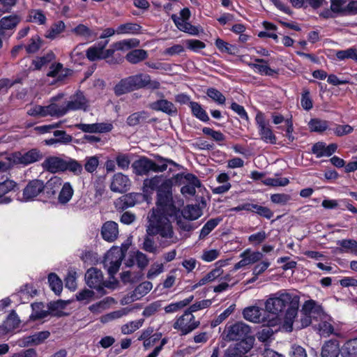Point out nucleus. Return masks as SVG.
Instances as JSON below:
<instances>
[{
	"instance_id": "nucleus-43",
	"label": "nucleus",
	"mask_w": 357,
	"mask_h": 357,
	"mask_svg": "<svg viewBox=\"0 0 357 357\" xmlns=\"http://www.w3.org/2000/svg\"><path fill=\"white\" fill-rule=\"evenodd\" d=\"M46 116H62L65 115L67 112L65 105H59L55 103H52L45 107Z\"/></svg>"
},
{
	"instance_id": "nucleus-24",
	"label": "nucleus",
	"mask_w": 357,
	"mask_h": 357,
	"mask_svg": "<svg viewBox=\"0 0 357 357\" xmlns=\"http://www.w3.org/2000/svg\"><path fill=\"white\" fill-rule=\"evenodd\" d=\"M337 245L340 246L341 253H349L357 256V241L352 238L339 240Z\"/></svg>"
},
{
	"instance_id": "nucleus-56",
	"label": "nucleus",
	"mask_w": 357,
	"mask_h": 357,
	"mask_svg": "<svg viewBox=\"0 0 357 357\" xmlns=\"http://www.w3.org/2000/svg\"><path fill=\"white\" fill-rule=\"evenodd\" d=\"M99 165V158L96 155L86 157L84 169L89 173H93Z\"/></svg>"
},
{
	"instance_id": "nucleus-60",
	"label": "nucleus",
	"mask_w": 357,
	"mask_h": 357,
	"mask_svg": "<svg viewBox=\"0 0 357 357\" xmlns=\"http://www.w3.org/2000/svg\"><path fill=\"white\" fill-rule=\"evenodd\" d=\"M133 47V39L122 40L113 44V47H114L116 51L126 52L131 50Z\"/></svg>"
},
{
	"instance_id": "nucleus-53",
	"label": "nucleus",
	"mask_w": 357,
	"mask_h": 357,
	"mask_svg": "<svg viewBox=\"0 0 357 357\" xmlns=\"http://www.w3.org/2000/svg\"><path fill=\"white\" fill-rule=\"evenodd\" d=\"M301 105L306 111H309L313 107V102L310 97V92L307 89L303 90L301 98Z\"/></svg>"
},
{
	"instance_id": "nucleus-50",
	"label": "nucleus",
	"mask_w": 357,
	"mask_h": 357,
	"mask_svg": "<svg viewBox=\"0 0 357 357\" xmlns=\"http://www.w3.org/2000/svg\"><path fill=\"white\" fill-rule=\"evenodd\" d=\"M46 20L45 15L40 10H31L29 13V21L31 22L42 25L45 24Z\"/></svg>"
},
{
	"instance_id": "nucleus-19",
	"label": "nucleus",
	"mask_w": 357,
	"mask_h": 357,
	"mask_svg": "<svg viewBox=\"0 0 357 357\" xmlns=\"http://www.w3.org/2000/svg\"><path fill=\"white\" fill-rule=\"evenodd\" d=\"M340 354L341 348L337 339L326 341L321 347V357H338Z\"/></svg>"
},
{
	"instance_id": "nucleus-63",
	"label": "nucleus",
	"mask_w": 357,
	"mask_h": 357,
	"mask_svg": "<svg viewBox=\"0 0 357 357\" xmlns=\"http://www.w3.org/2000/svg\"><path fill=\"white\" fill-rule=\"evenodd\" d=\"M161 307V301H157L147 305L143 310L142 314L145 317H149L158 312Z\"/></svg>"
},
{
	"instance_id": "nucleus-62",
	"label": "nucleus",
	"mask_w": 357,
	"mask_h": 357,
	"mask_svg": "<svg viewBox=\"0 0 357 357\" xmlns=\"http://www.w3.org/2000/svg\"><path fill=\"white\" fill-rule=\"evenodd\" d=\"M186 47L190 50L198 52L206 47V44L197 39H189L185 40Z\"/></svg>"
},
{
	"instance_id": "nucleus-22",
	"label": "nucleus",
	"mask_w": 357,
	"mask_h": 357,
	"mask_svg": "<svg viewBox=\"0 0 357 357\" xmlns=\"http://www.w3.org/2000/svg\"><path fill=\"white\" fill-rule=\"evenodd\" d=\"M86 100L82 93H77L71 100L65 105L66 112L71 110L84 109L86 107Z\"/></svg>"
},
{
	"instance_id": "nucleus-37",
	"label": "nucleus",
	"mask_w": 357,
	"mask_h": 357,
	"mask_svg": "<svg viewBox=\"0 0 357 357\" xmlns=\"http://www.w3.org/2000/svg\"><path fill=\"white\" fill-rule=\"evenodd\" d=\"M61 185V180L59 177L50 178L45 185V190L49 197L54 196L58 192Z\"/></svg>"
},
{
	"instance_id": "nucleus-25",
	"label": "nucleus",
	"mask_w": 357,
	"mask_h": 357,
	"mask_svg": "<svg viewBox=\"0 0 357 357\" xmlns=\"http://www.w3.org/2000/svg\"><path fill=\"white\" fill-rule=\"evenodd\" d=\"M342 357H357V337L347 340L341 347Z\"/></svg>"
},
{
	"instance_id": "nucleus-47",
	"label": "nucleus",
	"mask_w": 357,
	"mask_h": 357,
	"mask_svg": "<svg viewBox=\"0 0 357 357\" xmlns=\"http://www.w3.org/2000/svg\"><path fill=\"white\" fill-rule=\"evenodd\" d=\"M335 55L340 61L351 59L357 62V50L356 48L351 47L344 50H339Z\"/></svg>"
},
{
	"instance_id": "nucleus-35",
	"label": "nucleus",
	"mask_w": 357,
	"mask_h": 357,
	"mask_svg": "<svg viewBox=\"0 0 357 357\" xmlns=\"http://www.w3.org/2000/svg\"><path fill=\"white\" fill-rule=\"evenodd\" d=\"M74 193L72 185L70 183H65L59 192L58 200L60 204H66L72 198Z\"/></svg>"
},
{
	"instance_id": "nucleus-45",
	"label": "nucleus",
	"mask_w": 357,
	"mask_h": 357,
	"mask_svg": "<svg viewBox=\"0 0 357 357\" xmlns=\"http://www.w3.org/2000/svg\"><path fill=\"white\" fill-rule=\"evenodd\" d=\"M66 170L73 172L75 175H79L82 174L83 168L82 165L77 160L68 158L66 160V164L64 166V171Z\"/></svg>"
},
{
	"instance_id": "nucleus-7",
	"label": "nucleus",
	"mask_w": 357,
	"mask_h": 357,
	"mask_svg": "<svg viewBox=\"0 0 357 357\" xmlns=\"http://www.w3.org/2000/svg\"><path fill=\"white\" fill-rule=\"evenodd\" d=\"M199 324V321H195L192 312L188 308L174 323L173 327L181 331V335H185L196 329Z\"/></svg>"
},
{
	"instance_id": "nucleus-29",
	"label": "nucleus",
	"mask_w": 357,
	"mask_h": 357,
	"mask_svg": "<svg viewBox=\"0 0 357 357\" xmlns=\"http://www.w3.org/2000/svg\"><path fill=\"white\" fill-rule=\"evenodd\" d=\"M303 314H310L312 316H321L323 314L322 308L318 305L316 301L313 300L306 301L302 307Z\"/></svg>"
},
{
	"instance_id": "nucleus-44",
	"label": "nucleus",
	"mask_w": 357,
	"mask_h": 357,
	"mask_svg": "<svg viewBox=\"0 0 357 357\" xmlns=\"http://www.w3.org/2000/svg\"><path fill=\"white\" fill-rule=\"evenodd\" d=\"M50 335V332L47 331L36 333L32 335L26 337L25 338L26 343L33 344H36V345L40 344L45 340L47 339L49 337Z\"/></svg>"
},
{
	"instance_id": "nucleus-15",
	"label": "nucleus",
	"mask_w": 357,
	"mask_h": 357,
	"mask_svg": "<svg viewBox=\"0 0 357 357\" xmlns=\"http://www.w3.org/2000/svg\"><path fill=\"white\" fill-rule=\"evenodd\" d=\"M160 88V83L154 79L151 80V76L146 73L135 75V89H148L155 90Z\"/></svg>"
},
{
	"instance_id": "nucleus-32",
	"label": "nucleus",
	"mask_w": 357,
	"mask_h": 357,
	"mask_svg": "<svg viewBox=\"0 0 357 357\" xmlns=\"http://www.w3.org/2000/svg\"><path fill=\"white\" fill-rule=\"evenodd\" d=\"M151 160L145 156L135 160V174H147L150 172Z\"/></svg>"
},
{
	"instance_id": "nucleus-11",
	"label": "nucleus",
	"mask_w": 357,
	"mask_h": 357,
	"mask_svg": "<svg viewBox=\"0 0 357 357\" xmlns=\"http://www.w3.org/2000/svg\"><path fill=\"white\" fill-rule=\"evenodd\" d=\"M45 184L43 181L34 179L28 183L23 190V199L28 202L33 200L40 192L44 191Z\"/></svg>"
},
{
	"instance_id": "nucleus-59",
	"label": "nucleus",
	"mask_w": 357,
	"mask_h": 357,
	"mask_svg": "<svg viewBox=\"0 0 357 357\" xmlns=\"http://www.w3.org/2000/svg\"><path fill=\"white\" fill-rule=\"evenodd\" d=\"M40 46L41 40L38 36L36 35L30 39L29 44L25 46V48L28 53L32 54L38 51Z\"/></svg>"
},
{
	"instance_id": "nucleus-64",
	"label": "nucleus",
	"mask_w": 357,
	"mask_h": 357,
	"mask_svg": "<svg viewBox=\"0 0 357 357\" xmlns=\"http://www.w3.org/2000/svg\"><path fill=\"white\" fill-rule=\"evenodd\" d=\"M266 238V234L265 231H260L259 232L251 234L248 236V241L254 245H259L262 243Z\"/></svg>"
},
{
	"instance_id": "nucleus-52",
	"label": "nucleus",
	"mask_w": 357,
	"mask_h": 357,
	"mask_svg": "<svg viewBox=\"0 0 357 357\" xmlns=\"http://www.w3.org/2000/svg\"><path fill=\"white\" fill-rule=\"evenodd\" d=\"M94 199L96 202L99 203L102 201L105 192V185L104 182L99 179L94 183Z\"/></svg>"
},
{
	"instance_id": "nucleus-9",
	"label": "nucleus",
	"mask_w": 357,
	"mask_h": 357,
	"mask_svg": "<svg viewBox=\"0 0 357 357\" xmlns=\"http://www.w3.org/2000/svg\"><path fill=\"white\" fill-rule=\"evenodd\" d=\"M180 18L176 14H172L171 16V19L176 27L181 31L192 35L197 34V27L188 22L191 15L190 9L188 8H183L180 11Z\"/></svg>"
},
{
	"instance_id": "nucleus-61",
	"label": "nucleus",
	"mask_w": 357,
	"mask_h": 357,
	"mask_svg": "<svg viewBox=\"0 0 357 357\" xmlns=\"http://www.w3.org/2000/svg\"><path fill=\"white\" fill-rule=\"evenodd\" d=\"M318 329L319 334L324 337L329 336L334 332L333 326L326 321H320L318 324Z\"/></svg>"
},
{
	"instance_id": "nucleus-33",
	"label": "nucleus",
	"mask_w": 357,
	"mask_h": 357,
	"mask_svg": "<svg viewBox=\"0 0 357 357\" xmlns=\"http://www.w3.org/2000/svg\"><path fill=\"white\" fill-rule=\"evenodd\" d=\"M192 114L202 122H208L210 119L206 112L202 107L201 105L197 102H190Z\"/></svg>"
},
{
	"instance_id": "nucleus-48",
	"label": "nucleus",
	"mask_w": 357,
	"mask_h": 357,
	"mask_svg": "<svg viewBox=\"0 0 357 357\" xmlns=\"http://www.w3.org/2000/svg\"><path fill=\"white\" fill-rule=\"evenodd\" d=\"M202 215L200 208L197 205H188L184 211L183 217L189 220H195Z\"/></svg>"
},
{
	"instance_id": "nucleus-4",
	"label": "nucleus",
	"mask_w": 357,
	"mask_h": 357,
	"mask_svg": "<svg viewBox=\"0 0 357 357\" xmlns=\"http://www.w3.org/2000/svg\"><path fill=\"white\" fill-rule=\"evenodd\" d=\"M123 258V254L119 247L113 246L105 254L102 264L110 278H114L119 271Z\"/></svg>"
},
{
	"instance_id": "nucleus-36",
	"label": "nucleus",
	"mask_w": 357,
	"mask_h": 357,
	"mask_svg": "<svg viewBox=\"0 0 357 357\" xmlns=\"http://www.w3.org/2000/svg\"><path fill=\"white\" fill-rule=\"evenodd\" d=\"M134 206V195L128 193L119 197L116 202V207L121 211H124L129 207Z\"/></svg>"
},
{
	"instance_id": "nucleus-49",
	"label": "nucleus",
	"mask_w": 357,
	"mask_h": 357,
	"mask_svg": "<svg viewBox=\"0 0 357 357\" xmlns=\"http://www.w3.org/2000/svg\"><path fill=\"white\" fill-rule=\"evenodd\" d=\"M153 285L151 282L145 281L135 286V300H138L147 294L152 289Z\"/></svg>"
},
{
	"instance_id": "nucleus-18",
	"label": "nucleus",
	"mask_w": 357,
	"mask_h": 357,
	"mask_svg": "<svg viewBox=\"0 0 357 357\" xmlns=\"http://www.w3.org/2000/svg\"><path fill=\"white\" fill-rule=\"evenodd\" d=\"M256 63H249V66L253 68L255 72L261 75H266L275 77L278 75V70L272 69L268 65V61L264 59H255Z\"/></svg>"
},
{
	"instance_id": "nucleus-23",
	"label": "nucleus",
	"mask_w": 357,
	"mask_h": 357,
	"mask_svg": "<svg viewBox=\"0 0 357 357\" xmlns=\"http://www.w3.org/2000/svg\"><path fill=\"white\" fill-rule=\"evenodd\" d=\"M245 347L229 345L225 351L222 357H248L247 354L251 350L248 349L249 343H244Z\"/></svg>"
},
{
	"instance_id": "nucleus-41",
	"label": "nucleus",
	"mask_w": 357,
	"mask_h": 357,
	"mask_svg": "<svg viewBox=\"0 0 357 357\" xmlns=\"http://www.w3.org/2000/svg\"><path fill=\"white\" fill-rule=\"evenodd\" d=\"M48 282L51 289L59 295L63 289V282L56 273H51L48 275Z\"/></svg>"
},
{
	"instance_id": "nucleus-30",
	"label": "nucleus",
	"mask_w": 357,
	"mask_h": 357,
	"mask_svg": "<svg viewBox=\"0 0 357 357\" xmlns=\"http://www.w3.org/2000/svg\"><path fill=\"white\" fill-rule=\"evenodd\" d=\"M32 313L29 318L31 320L35 321L42 319L49 315V311L45 310V305L43 303H33L31 304Z\"/></svg>"
},
{
	"instance_id": "nucleus-8",
	"label": "nucleus",
	"mask_w": 357,
	"mask_h": 357,
	"mask_svg": "<svg viewBox=\"0 0 357 357\" xmlns=\"http://www.w3.org/2000/svg\"><path fill=\"white\" fill-rule=\"evenodd\" d=\"M85 281L90 288L95 289L102 295L106 294L104 288L109 287V283L104 280L102 271L97 268H91L87 270L85 273Z\"/></svg>"
},
{
	"instance_id": "nucleus-27",
	"label": "nucleus",
	"mask_w": 357,
	"mask_h": 357,
	"mask_svg": "<svg viewBox=\"0 0 357 357\" xmlns=\"http://www.w3.org/2000/svg\"><path fill=\"white\" fill-rule=\"evenodd\" d=\"M155 158L158 160V163H156L155 161L151 160L150 171L154 172H163L167 169L168 164L176 165V164L173 160L170 159L164 158L163 157L159 155H157L156 156H155Z\"/></svg>"
},
{
	"instance_id": "nucleus-39",
	"label": "nucleus",
	"mask_w": 357,
	"mask_h": 357,
	"mask_svg": "<svg viewBox=\"0 0 357 357\" xmlns=\"http://www.w3.org/2000/svg\"><path fill=\"white\" fill-rule=\"evenodd\" d=\"M250 212L255 213L258 215L265 218L268 220L271 219L273 217V211L266 206H263L256 204H251Z\"/></svg>"
},
{
	"instance_id": "nucleus-21",
	"label": "nucleus",
	"mask_w": 357,
	"mask_h": 357,
	"mask_svg": "<svg viewBox=\"0 0 357 357\" xmlns=\"http://www.w3.org/2000/svg\"><path fill=\"white\" fill-rule=\"evenodd\" d=\"M66 160L59 157L52 156L46 158L43 163L45 169L52 173L64 172Z\"/></svg>"
},
{
	"instance_id": "nucleus-3",
	"label": "nucleus",
	"mask_w": 357,
	"mask_h": 357,
	"mask_svg": "<svg viewBox=\"0 0 357 357\" xmlns=\"http://www.w3.org/2000/svg\"><path fill=\"white\" fill-rule=\"evenodd\" d=\"M223 339L226 341H236L234 346L245 347L244 343L248 342V349H252L255 338L252 335L251 328L243 321L234 324L227 323L222 333Z\"/></svg>"
},
{
	"instance_id": "nucleus-1",
	"label": "nucleus",
	"mask_w": 357,
	"mask_h": 357,
	"mask_svg": "<svg viewBox=\"0 0 357 357\" xmlns=\"http://www.w3.org/2000/svg\"><path fill=\"white\" fill-rule=\"evenodd\" d=\"M143 192L146 200L149 194L157 191L156 209H153L149 218L147 233L150 236L160 235L163 238H172L173 229L168 216L178 218L180 209L174 202L172 197V182L170 179L163 181V176H155L146 178L143 183Z\"/></svg>"
},
{
	"instance_id": "nucleus-17",
	"label": "nucleus",
	"mask_w": 357,
	"mask_h": 357,
	"mask_svg": "<svg viewBox=\"0 0 357 357\" xmlns=\"http://www.w3.org/2000/svg\"><path fill=\"white\" fill-rule=\"evenodd\" d=\"M75 126L82 132L89 133L107 132L111 131L113 128L112 124L105 123H96L91 124L77 123Z\"/></svg>"
},
{
	"instance_id": "nucleus-54",
	"label": "nucleus",
	"mask_w": 357,
	"mask_h": 357,
	"mask_svg": "<svg viewBox=\"0 0 357 357\" xmlns=\"http://www.w3.org/2000/svg\"><path fill=\"white\" fill-rule=\"evenodd\" d=\"M234 305H230L211 321V326L216 327L225 321L234 310Z\"/></svg>"
},
{
	"instance_id": "nucleus-14",
	"label": "nucleus",
	"mask_w": 357,
	"mask_h": 357,
	"mask_svg": "<svg viewBox=\"0 0 357 357\" xmlns=\"http://www.w3.org/2000/svg\"><path fill=\"white\" fill-rule=\"evenodd\" d=\"M150 107L154 111L162 112L171 116H176L178 114L176 107L167 99L157 100L150 105Z\"/></svg>"
},
{
	"instance_id": "nucleus-51",
	"label": "nucleus",
	"mask_w": 357,
	"mask_h": 357,
	"mask_svg": "<svg viewBox=\"0 0 357 357\" xmlns=\"http://www.w3.org/2000/svg\"><path fill=\"white\" fill-rule=\"evenodd\" d=\"M77 272L75 269L68 270L66 277L65 278L66 287L70 290H75L77 288Z\"/></svg>"
},
{
	"instance_id": "nucleus-46",
	"label": "nucleus",
	"mask_w": 357,
	"mask_h": 357,
	"mask_svg": "<svg viewBox=\"0 0 357 357\" xmlns=\"http://www.w3.org/2000/svg\"><path fill=\"white\" fill-rule=\"evenodd\" d=\"M105 45L102 46H91L86 50V56L87 59L91 61H94L98 59H101V54H102V49Z\"/></svg>"
},
{
	"instance_id": "nucleus-5",
	"label": "nucleus",
	"mask_w": 357,
	"mask_h": 357,
	"mask_svg": "<svg viewBox=\"0 0 357 357\" xmlns=\"http://www.w3.org/2000/svg\"><path fill=\"white\" fill-rule=\"evenodd\" d=\"M43 155L38 149H31L28 151H16L13 153L6 159L15 165L24 166L34 163L42 159Z\"/></svg>"
},
{
	"instance_id": "nucleus-34",
	"label": "nucleus",
	"mask_w": 357,
	"mask_h": 357,
	"mask_svg": "<svg viewBox=\"0 0 357 357\" xmlns=\"http://www.w3.org/2000/svg\"><path fill=\"white\" fill-rule=\"evenodd\" d=\"M221 218H211L208 220L202 227L199 238L204 239L206 238L222 221Z\"/></svg>"
},
{
	"instance_id": "nucleus-38",
	"label": "nucleus",
	"mask_w": 357,
	"mask_h": 357,
	"mask_svg": "<svg viewBox=\"0 0 357 357\" xmlns=\"http://www.w3.org/2000/svg\"><path fill=\"white\" fill-rule=\"evenodd\" d=\"M194 296H190L188 298L183 299L176 303H172L165 307V311L166 313H173L178 311L184 307L188 305L193 300Z\"/></svg>"
},
{
	"instance_id": "nucleus-12",
	"label": "nucleus",
	"mask_w": 357,
	"mask_h": 357,
	"mask_svg": "<svg viewBox=\"0 0 357 357\" xmlns=\"http://www.w3.org/2000/svg\"><path fill=\"white\" fill-rule=\"evenodd\" d=\"M131 181L128 176L121 174H115L110 183V190L114 192L123 193L129 190Z\"/></svg>"
},
{
	"instance_id": "nucleus-57",
	"label": "nucleus",
	"mask_w": 357,
	"mask_h": 357,
	"mask_svg": "<svg viewBox=\"0 0 357 357\" xmlns=\"http://www.w3.org/2000/svg\"><path fill=\"white\" fill-rule=\"evenodd\" d=\"M263 325L266 326L258 332L257 339L259 342H266L273 336L274 332L271 328L272 326H268L267 323Z\"/></svg>"
},
{
	"instance_id": "nucleus-31",
	"label": "nucleus",
	"mask_w": 357,
	"mask_h": 357,
	"mask_svg": "<svg viewBox=\"0 0 357 357\" xmlns=\"http://www.w3.org/2000/svg\"><path fill=\"white\" fill-rule=\"evenodd\" d=\"M215 45L218 50L222 53L236 55L238 52V49L236 45H231L219 38L215 40Z\"/></svg>"
},
{
	"instance_id": "nucleus-16",
	"label": "nucleus",
	"mask_w": 357,
	"mask_h": 357,
	"mask_svg": "<svg viewBox=\"0 0 357 357\" xmlns=\"http://www.w3.org/2000/svg\"><path fill=\"white\" fill-rule=\"evenodd\" d=\"M17 188V183L7 177L2 176L0 178V204H8L11 202L9 197L5 196L11 191H15Z\"/></svg>"
},
{
	"instance_id": "nucleus-26",
	"label": "nucleus",
	"mask_w": 357,
	"mask_h": 357,
	"mask_svg": "<svg viewBox=\"0 0 357 357\" xmlns=\"http://www.w3.org/2000/svg\"><path fill=\"white\" fill-rule=\"evenodd\" d=\"M134 89V77L130 76L126 79H123L114 86V93L117 96H120Z\"/></svg>"
},
{
	"instance_id": "nucleus-10",
	"label": "nucleus",
	"mask_w": 357,
	"mask_h": 357,
	"mask_svg": "<svg viewBox=\"0 0 357 357\" xmlns=\"http://www.w3.org/2000/svg\"><path fill=\"white\" fill-rule=\"evenodd\" d=\"M243 318L250 322L268 324V317L266 309L264 310L257 306H249L243 310Z\"/></svg>"
},
{
	"instance_id": "nucleus-2",
	"label": "nucleus",
	"mask_w": 357,
	"mask_h": 357,
	"mask_svg": "<svg viewBox=\"0 0 357 357\" xmlns=\"http://www.w3.org/2000/svg\"><path fill=\"white\" fill-rule=\"evenodd\" d=\"M300 298L289 293L278 292L271 295L265 302L268 317V326H277L282 318L284 324L292 330L294 319L297 316Z\"/></svg>"
},
{
	"instance_id": "nucleus-20",
	"label": "nucleus",
	"mask_w": 357,
	"mask_h": 357,
	"mask_svg": "<svg viewBox=\"0 0 357 357\" xmlns=\"http://www.w3.org/2000/svg\"><path fill=\"white\" fill-rule=\"evenodd\" d=\"M20 324V319L15 310H12L8 315L6 319L0 326V333L6 334L18 328Z\"/></svg>"
},
{
	"instance_id": "nucleus-6",
	"label": "nucleus",
	"mask_w": 357,
	"mask_h": 357,
	"mask_svg": "<svg viewBox=\"0 0 357 357\" xmlns=\"http://www.w3.org/2000/svg\"><path fill=\"white\" fill-rule=\"evenodd\" d=\"M255 122L260 139L265 143L276 144L277 137L263 112H258L257 113Z\"/></svg>"
},
{
	"instance_id": "nucleus-55",
	"label": "nucleus",
	"mask_w": 357,
	"mask_h": 357,
	"mask_svg": "<svg viewBox=\"0 0 357 357\" xmlns=\"http://www.w3.org/2000/svg\"><path fill=\"white\" fill-rule=\"evenodd\" d=\"M206 95L220 105H223L225 102V97L215 88H208L206 91Z\"/></svg>"
},
{
	"instance_id": "nucleus-42",
	"label": "nucleus",
	"mask_w": 357,
	"mask_h": 357,
	"mask_svg": "<svg viewBox=\"0 0 357 357\" xmlns=\"http://www.w3.org/2000/svg\"><path fill=\"white\" fill-rule=\"evenodd\" d=\"M311 132H323L328 128L327 121L319 119H312L308 123Z\"/></svg>"
},
{
	"instance_id": "nucleus-40",
	"label": "nucleus",
	"mask_w": 357,
	"mask_h": 357,
	"mask_svg": "<svg viewBox=\"0 0 357 357\" xmlns=\"http://www.w3.org/2000/svg\"><path fill=\"white\" fill-rule=\"evenodd\" d=\"M66 28V25L63 21H59L53 24L50 29L46 32L45 36L47 38L53 40L56 38Z\"/></svg>"
},
{
	"instance_id": "nucleus-13",
	"label": "nucleus",
	"mask_w": 357,
	"mask_h": 357,
	"mask_svg": "<svg viewBox=\"0 0 357 357\" xmlns=\"http://www.w3.org/2000/svg\"><path fill=\"white\" fill-rule=\"evenodd\" d=\"M100 233L102 239L105 241L114 242L119 237V225L114 221H107L102 225Z\"/></svg>"
},
{
	"instance_id": "nucleus-28",
	"label": "nucleus",
	"mask_w": 357,
	"mask_h": 357,
	"mask_svg": "<svg viewBox=\"0 0 357 357\" xmlns=\"http://www.w3.org/2000/svg\"><path fill=\"white\" fill-rule=\"evenodd\" d=\"M20 22L17 15H9L1 18L0 20V34H3L4 30L15 29Z\"/></svg>"
},
{
	"instance_id": "nucleus-58",
	"label": "nucleus",
	"mask_w": 357,
	"mask_h": 357,
	"mask_svg": "<svg viewBox=\"0 0 357 357\" xmlns=\"http://www.w3.org/2000/svg\"><path fill=\"white\" fill-rule=\"evenodd\" d=\"M53 135L56 138L58 143L61 144H68L72 142L73 139L64 130H56L54 131Z\"/></svg>"
}]
</instances>
